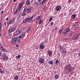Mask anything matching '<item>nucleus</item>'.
<instances>
[{
    "label": "nucleus",
    "mask_w": 80,
    "mask_h": 80,
    "mask_svg": "<svg viewBox=\"0 0 80 80\" xmlns=\"http://www.w3.org/2000/svg\"><path fill=\"white\" fill-rule=\"evenodd\" d=\"M27 22H28V21H27V18H26V19H23V23H27Z\"/></svg>",
    "instance_id": "7c9ffc66"
},
{
    "label": "nucleus",
    "mask_w": 80,
    "mask_h": 80,
    "mask_svg": "<svg viewBox=\"0 0 80 80\" xmlns=\"http://www.w3.org/2000/svg\"><path fill=\"white\" fill-rule=\"evenodd\" d=\"M61 9H62V7L60 6H57L55 8V10L57 11H60L61 10Z\"/></svg>",
    "instance_id": "9b49d317"
},
{
    "label": "nucleus",
    "mask_w": 80,
    "mask_h": 80,
    "mask_svg": "<svg viewBox=\"0 0 80 80\" xmlns=\"http://www.w3.org/2000/svg\"><path fill=\"white\" fill-rule=\"evenodd\" d=\"M59 63H60V62H59L58 59H57L55 62V65H57Z\"/></svg>",
    "instance_id": "dca6fc26"
},
{
    "label": "nucleus",
    "mask_w": 80,
    "mask_h": 80,
    "mask_svg": "<svg viewBox=\"0 0 80 80\" xmlns=\"http://www.w3.org/2000/svg\"><path fill=\"white\" fill-rule=\"evenodd\" d=\"M52 18H53V17L51 16V18H49V22H52V20H53Z\"/></svg>",
    "instance_id": "473e14b6"
},
{
    "label": "nucleus",
    "mask_w": 80,
    "mask_h": 80,
    "mask_svg": "<svg viewBox=\"0 0 80 80\" xmlns=\"http://www.w3.org/2000/svg\"><path fill=\"white\" fill-rule=\"evenodd\" d=\"M33 18V16L26 18L28 22H29V23L32 22V20Z\"/></svg>",
    "instance_id": "39448f33"
},
{
    "label": "nucleus",
    "mask_w": 80,
    "mask_h": 80,
    "mask_svg": "<svg viewBox=\"0 0 80 80\" xmlns=\"http://www.w3.org/2000/svg\"><path fill=\"white\" fill-rule=\"evenodd\" d=\"M66 32L68 33V32H70V29L68 28H66Z\"/></svg>",
    "instance_id": "bb28decb"
},
{
    "label": "nucleus",
    "mask_w": 80,
    "mask_h": 80,
    "mask_svg": "<svg viewBox=\"0 0 80 80\" xmlns=\"http://www.w3.org/2000/svg\"><path fill=\"white\" fill-rule=\"evenodd\" d=\"M1 5H3V3H1Z\"/></svg>",
    "instance_id": "4d7b16f0"
},
{
    "label": "nucleus",
    "mask_w": 80,
    "mask_h": 80,
    "mask_svg": "<svg viewBox=\"0 0 80 80\" xmlns=\"http://www.w3.org/2000/svg\"><path fill=\"white\" fill-rule=\"evenodd\" d=\"M59 48H60V51L61 52H62V53H65V52H66V49L65 48H61V47H60H60H59Z\"/></svg>",
    "instance_id": "6e6552de"
},
{
    "label": "nucleus",
    "mask_w": 80,
    "mask_h": 80,
    "mask_svg": "<svg viewBox=\"0 0 80 80\" xmlns=\"http://www.w3.org/2000/svg\"><path fill=\"white\" fill-rule=\"evenodd\" d=\"M13 22H14V21L13 20H10L8 23V25H10V24L13 23Z\"/></svg>",
    "instance_id": "6ab92c4d"
},
{
    "label": "nucleus",
    "mask_w": 80,
    "mask_h": 80,
    "mask_svg": "<svg viewBox=\"0 0 80 80\" xmlns=\"http://www.w3.org/2000/svg\"><path fill=\"white\" fill-rule=\"evenodd\" d=\"M18 40V38H13L11 41V43L13 44H14V43H16L17 42Z\"/></svg>",
    "instance_id": "20e7f679"
},
{
    "label": "nucleus",
    "mask_w": 80,
    "mask_h": 80,
    "mask_svg": "<svg viewBox=\"0 0 80 80\" xmlns=\"http://www.w3.org/2000/svg\"><path fill=\"white\" fill-rule=\"evenodd\" d=\"M3 56L2 58L3 60L6 61L8 59V57L6 55H3Z\"/></svg>",
    "instance_id": "f8f14e48"
},
{
    "label": "nucleus",
    "mask_w": 80,
    "mask_h": 80,
    "mask_svg": "<svg viewBox=\"0 0 80 80\" xmlns=\"http://www.w3.org/2000/svg\"><path fill=\"white\" fill-rule=\"evenodd\" d=\"M63 28H62V29H60L59 31H58V33H59L60 34H61V33H62V31H63Z\"/></svg>",
    "instance_id": "b1692460"
},
{
    "label": "nucleus",
    "mask_w": 80,
    "mask_h": 80,
    "mask_svg": "<svg viewBox=\"0 0 80 80\" xmlns=\"http://www.w3.org/2000/svg\"><path fill=\"white\" fill-rule=\"evenodd\" d=\"M40 17L38 16V20H39V19H40Z\"/></svg>",
    "instance_id": "de8ad7c7"
},
{
    "label": "nucleus",
    "mask_w": 80,
    "mask_h": 80,
    "mask_svg": "<svg viewBox=\"0 0 80 80\" xmlns=\"http://www.w3.org/2000/svg\"><path fill=\"white\" fill-rule=\"evenodd\" d=\"M25 13V12L23 11V12L22 13L21 16H25V15H26V14Z\"/></svg>",
    "instance_id": "393cba45"
},
{
    "label": "nucleus",
    "mask_w": 80,
    "mask_h": 80,
    "mask_svg": "<svg viewBox=\"0 0 80 80\" xmlns=\"http://www.w3.org/2000/svg\"><path fill=\"white\" fill-rule=\"evenodd\" d=\"M0 36H1V33H0Z\"/></svg>",
    "instance_id": "338daca9"
},
{
    "label": "nucleus",
    "mask_w": 80,
    "mask_h": 80,
    "mask_svg": "<svg viewBox=\"0 0 80 80\" xmlns=\"http://www.w3.org/2000/svg\"><path fill=\"white\" fill-rule=\"evenodd\" d=\"M32 28L30 27H29L26 30V32L27 33H28L29 32H32Z\"/></svg>",
    "instance_id": "ddd939ff"
},
{
    "label": "nucleus",
    "mask_w": 80,
    "mask_h": 80,
    "mask_svg": "<svg viewBox=\"0 0 80 80\" xmlns=\"http://www.w3.org/2000/svg\"><path fill=\"white\" fill-rule=\"evenodd\" d=\"M16 47H18V45L16 44Z\"/></svg>",
    "instance_id": "8fccbe9b"
},
{
    "label": "nucleus",
    "mask_w": 80,
    "mask_h": 80,
    "mask_svg": "<svg viewBox=\"0 0 80 80\" xmlns=\"http://www.w3.org/2000/svg\"><path fill=\"white\" fill-rule=\"evenodd\" d=\"M38 4L37 2H36L35 3V6H38Z\"/></svg>",
    "instance_id": "ea45409f"
},
{
    "label": "nucleus",
    "mask_w": 80,
    "mask_h": 80,
    "mask_svg": "<svg viewBox=\"0 0 80 80\" xmlns=\"http://www.w3.org/2000/svg\"><path fill=\"white\" fill-rule=\"evenodd\" d=\"M53 25V22H52L51 23V26H52V25Z\"/></svg>",
    "instance_id": "a18cd8bd"
},
{
    "label": "nucleus",
    "mask_w": 80,
    "mask_h": 80,
    "mask_svg": "<svg viewBox=\"0 0 80 80\" xmlns=\"http://www.w3.org/2000/svg\"><path fill=\"white\" fill-rule=\"evenodd\" d=\"M32 11V8H30L29 9L28 8V10L27 11V13H30V12Z\"/></svg>",
    "instance_id": "412c9836"
},
{
    "label": "nucleus",
    "mask_w": 80,
    "mask_h": 80,
    "mask_svg": "<svg viewBox=\"0 0 80 80\" xmlns=\"http://www.w3.org/2000/svg\"><path fill=\"white\" fill-rule=\"evenodd\" d=\"M79 35H80V33H77L75 34V36H74L72 37V39L73 40H76L78 39L79 38Z\"/></svg>",
    "instance_id": "7ed1b4c3"
},
{
    "label": "nucleus",
    "mask_w": 80,
    "mask_h": 80,
    "mask_svg": "<svg viewBox=\"0 0 80 80\" xmlns=\"http://www.w3.org/2000/svg\"><path fill=\"white\" fill-rule=\"evenodd\" d=\"M18 39L17 41L18 42V43H20V42H21V41H22V39L20 38H18Z\"/></svg>",
    "instance_id": "cd10ccee"
},
{
    "label": "nucleus",
    "mask_w": 80,
    "mask_h": 80,
    "mask_svg": "<svg viewBox=\"0 0 80 80\" xmlns=\"http://www.w3.org/2000/svg\"><path fill=\"white\" fill-rule=\"evenodd\" d=\"M28 10V8H24L23 12H26Z\"/></svg>",
    "instance_id": "a878e982"
},
{
    "label": "nucleus",
    "mask_w": 80,
    "mask_h": 80,
    "mask_svg": "<svg viewBox=\"0 0 80 80\" xmlns=\"http://www.w3.org/2000/svg\"><path fill=\"white\" fill-rule=\"evenodd\" d=\"M15 26L13 27L12 28H10L8 30V32L9 33H12L13 32L15 31Z\"/></svg>",
    "instance_id": "0eeeda50"
},
{
    "label": "nucleus",
    "mask_w": 80,
    "mask_h": 80,
    "mask_svg": "<svg viewBox=\"0 0 80 80\" xmlns=\"http://www.w3.org/2000/svg\"><path fill=\"white\" fill-rule=\"evenodd\" d=\"M54 78L55 79H58L59 78V75L58 74H56L54 76Z\"/></svg>",
    "instance_id": "f3484780"
},
{
    "label": "nucleus",
    "mask_w": 80,
    "mask_h": 80,
    "mask_svg": "<svg viewBox=\"0 0 80 80\" xmlns=\"http://www.w3.org/2000/svg\"><path fill=\"white\" fill-rule=\"evenodd\" d=\"M18 18H20L22 17V15H21V14L19 13L18 14Z\"/></svg>",
    "instance_id": "e433bc0d"
},
{
    "label": "nucleus",
    "mask_w": 80,
    "mask_h": 80,
    "mask_svg": "<svg viewBox=\"0 0 80 80\" xmlns=\"http://www.w3.org/2000/svg\"><path fill=\"white\" fill-rule=\"evenodd\" d=\"M1 29H2V28H0V32H1Z\"/></svg>",
    "instance_id": "680f3d73"
},
{
    "label": "nucleus",
    "mask_w": 80,
    "mask_h": 80,
    "mask_svg": "<svg viewBox=\"0 0 80 80\" xmlns=\"http://www.w3.org/2000/svg\"><path fill=\"white\" fill-rule=\"evenodd\" d=\"M72 0H69L68 1V3H71V2H72Z\"/></svg>",
    "instance_id": "49530a36"
},
{
    "label": "nucleus",
    "mask_w": 80,
    "mask_h": 80,
    "mask_svg": "<svg viewBox=\"0 0 80 80\" xmlns=\"http://www.w3.org/2000/svg\"><path fill=\"white\" fill-rule=\"evenodd\" d=\"M14 80H18V76L16 75V76L14 77Z\"/></svg>",
    "instance_id": "72a5a7b5"
},
{
    "label": "nucleus",
    "mask_w": 80,
    "mask_h": 80,
    "mask_svg": "<svg viewBox=\"0 0 80 80\" xmlns=\"http://www.w3.org/2000/svg\"><path fill=\"white\" fill-rule=\"evenodd\" d=\"M0 28H2V23L0 22Z\"/></svg>",
    "instance_id": "c03bdc74"
},
{
    "label": "nucleus",
    "mask_w": 80,
    "mask_h": 80,
    "mask_svg": "<svg viewBox=\"0 0 80 80\" xmlns=\"http://www.w3.org/2000/svg\"><path fill=\"white\" fill-rule=\"evenodd\" d=\"M39 47L40 49H44L45 47L44 46V45L43 44H40L39 46Z\"/></svg>",
    "instance_id": "2eb2a0df"
},
{
    "label": "nucleus",
    "mask_w": 80,
    "mask_h": 80,
    "mask_svg": "<svg viewBox=\"0 0 80 80\" xmlns=\"http://www.w3.org/2000/svg\"><path fill=\"white\" fill-rule=\"evenodd\" d=\"M73 27L75 28H77V25L76 24H74L73 25Z\"/></svg>",
    "instance_id": "79ce46f5"
},
{
    "label": "nucleus",
    "mask_w": 80,
    "mask_h": 80,
    "mask_svg": "<svg viewBox=\"0 0 80 80\" xmlns=\"http://www.w3.org/2000/svg\"><path fill=\"white\" fill-rule=\"evenodd\" d=\"M20 69H21V68H19V70H20Z\"/></svg>",
    "instance_id": "774afa93"
},
{
    "label": "nucleus",
    "mask_w": 80,
    "mask_h": 80,
    "mask_svg": "<svg viewBox=\"0 0 80 80\" xmlns=\"http://www.w3.org/2000/svg\"><path fill=\"white\" fill-rule=\"evenodd\" d=\"M76 14L72 15V16L71 17V18H72V19H74V18H75V17H76Z\"/></svg>",
    "instance_id": "5701e85b"
},
{
    "label": "nucleus",
    "mask_w": 80,
    "mask_h": 80,
    "mask_svg": "<svg viewBox=\"0 0 80 80\" xmlns=\"http://www.w3.org/2000/svg\"><path fill=\"white\" fill-rule=\"evenodd\" d=\"M39 17L40 18L42 17V16H41V15H40Z\"/></svg>",
    "instance_id": "e2e57ef3"
},
{
    "label": "nucleus",
    "mask_w": 80,
    "mask_h": 80,
    "mask_svg": "<svg viewBox=\"0 0 80 80\" xmlns=\"http://www.w3.org/2000/svg\"><path fill=\"white\" fill-rule=\"evenodd\" d=\"M6 22H4V25H5H5H6Z\"/></svg>",
    "instance_id": "3c124183"
},
{
    "label": "nucleus",
    "mask_w": 80,
    "mask_h": 80,
    "mask_svg": "<svg viewBox=\"0 0 80 80\" xmlns=\"http://www.w3.org/2000/svg\"><path fill=\"white\" fill-rule=\"evenodd\" d=\"M26 4L27 5H29L30 4V2L28 0H27L26 1Z\"/></svg>",
    "instance_id": "a211bd4d"
},
{
    "label": "nucleus",
    "mask_w": 80,
    "mask_h": 80,
    "mask_svg": "<svg viewBox=\"0 0 80 80\" xmlns=\"http://www.w3.org/2000/svg\"><path fill=\"white\" fill-rule=\"evenodd\" d=\"M41 5H42L43 3H45L47 0H38Z\"/></svg>",
    "instance_id": "1a4fd4ad"
},
{
    "label": "nucleus",
    "mask_w": 80,
    "mask_h": 80,
    "mask_svg": "<svg viewBox=\"0 0 80 80\" xmlns=\"http://www.w3.org/2000/svg\"><path fill=\"white\" fill-rule=\"evenodd\" d=\"M17 13H18V10H16V11L14 12V14H17Z\"/></svg>",
    "instance_id": "4c0bfd02"
},
{
    "label": "nucleus",
    "mask_w": 80,
    "mask_h": 80,
    "mask_svg": "<svg viewBox=\"0 0 80 80\" xmlns=\"http://www.w3.org/2000/svg\"><path fill=\"white\" fill-rule=\"evenodd\" d=\"M47 52L48 53L47 55H48L49 57H51V56H52V51H51L50 50H48L47 51Z\"/></svg>",
    "instance_id": "423d86ee"
},
{
    "label": "nucleus",
    "mask_w": 80,
    "mask_h": 80,
    "mask_svg": "<svg viewBox=\"0 0 80 80\" xmlns=\"http://www.w3.org/2000/svg\"><path fill=\"white\" fill-rule=\"evenodd\" d=\"M16 1H17V0H14L13 2H16Z\"/></svg>",
    "instance_id": "6e6d98bb"
},
{
    "label": "nucleus",
    "mask_w": 80,
    "mask_h": 80,
    "mask_svg": "<svg viewBox=\"0 0 80 80\" xmlns=\"http://www.w3.org/2000/svg\"><path fill=\"white\" fill-rule=\"evenodd\" d=\"M24 3V2H23V1L22 2V3Z\"/></svg>",
    "instance_id": "69168bd1"
},
{
    "label": "nucleus",
    "mask_w": 80,
    "mask_h": 80,
    "mask_svg": "<svg viewBox=\"0 0 80 80\" xmlns=\"http://www.w3.org/2000/svg\"><path fill=\"white\" fill-rule=\"evenodd\" d=\"M72 33L73 32H70V34L69 35V36H72Z\"/></svg>",
    "instance_id": "58836bf2"
},
{
    "label": "nucleus",
    "mask_w": 80,
    "mask_h": 80,
    "mask_svg": "<svg viewBox=\"0 0 80 80\" xmlns=\"http://www.w3.org/2000/svg\"><path fill=\"white\" fill-rule=\"evenodd\" d=\"M22 5H23L22 4H19L18 6V8H21Z\"/></svg>",
    "instance_id": "f704fd0d"
},
{
    "label": "nucleus",
    "mask_w": 80,
    "mask_h": 80,
    "mask_svg": "<svg viewBox=\"0 0 80 80\" xmlns=\"http://www.w3.org/2000/svg\"><path fill=\"white\" fill-rule=\"evenodd\" d=\"M0 49L3 52H6V50H5V48L2 46H1Z\"/></svg>",
    "instance_id": "4468645a"
},
{
    "label": "nucleus",
    "mask_w": 80,
    "mask_h": 80,
    "mask_svg": "<svg viewBox=\"0 0 80 80\" xmlns=\"http://www.w3.org/2000/svg\"><path fill=\"white\" fill-rule=\"evenodd\" d=\"M64 69H66V70H67L68 72H70L71 73H74L73 71V68H72V65L70 64H68L65 66Z\"/></svg>",
    "instance_id": "f257e3e1"
},
{
    "label": "nucleus",
    "mask_w": 80,
    "mask_h": 80,
    "mask_svg": "<svg viewBox=\"0 0 80 80\" xmlns=\"http://www.w3.org/2000/svg\"><path fill=\"white\" fill-rule=\"evenodd\" d=\"M25 32H23V33L21 34L20 36H19L18 37V38H21V39H22L23 38H24V37H25Z\"/></svg>",
    "instance_id": "9d476101"
},
{
    "label": "nucleus",
    "mask_w": 80,
    "mask_h": 80,
    "mask_svg": "<svg viewBox=\"0 0 80 80\" xmlns=\"http://www.w3.org/2000/svg\"><path fill=\"white\" fill-rule=\"evenodd\" d=\"M1 46H2V44L0 43V47H1Z\"/></svg>",
    "instance_id": "052dcab7"
},
{
    "label": "nucleus",
    "mask_w": 80,
    "mask_h": 80,
    "mask_svg": "<svg viewBox=\"0 0 80 80\" xmlns=\"http://www.w3.org/2000/svg\"><path fill=\"white\" fill-rule=\"evenodd\" d=\"M2 55V52H0V56H1Z\"/></svg>",
    "instance_id": "603ef678"
},
{
    "label": "nucleus",
    "mask_w": 80,
    "mask_h": 80,
    "mask_svg": "<svg viewBox=\"0 0 80 80\" xmlns=\"http://www.w3.org/2000/svg\"><path fill=\"white\" fill-rule=\"evenodd\" d=\"M78 55H79L78 57H79L80 58V53H78Z\"/></svg>",
    "instance_id": "5fc2aeb1"
},
{
    "label": "nucleus",
    "mask_w": 80,
    "mask_h": 80,
    "mask_svg": "<svg viewBox=\"0 0 80 80\" xmlns=\"http://www.w3.org/2000/svg\"><path fill=\"white\" fill-rule=\"evenodd\" d=\"M45 8H43V10H45Z\"/></svg>",
    "instance_id": "bf43d9fd"
},
{
    "label": "nucleus",
    "mask_w": 80,
    "mask_h": 80,
    "mask_svg": "<svg viewBox=\"0 0 80 80\" xmlns=\"http://www.w3.org/2000/svg\"><path fill=\"white\" fill-rule=\"evenodd\" d=\"M6 20H8V18H6Z\"/></svg>",
    "instance_id": "13d9d810"
},
{
    "label": "nucleus",
    "mask_w": 80,
    "mask_h": 80,
    "mask_svg": "<svg viewBox=\"0 0 80 80\" xmlns=\"http://www.w3.org/2000/svg\"><path fill=\"white\" fill-rule=\"evenodd\" d=\"M18 32L19 33H20L21 32V31L20 30L18 31Z\"/></svg>",
    "instance_id": "864d4df0"
},
{
    "label": "nucleus",
    "mask_w": 80,
    "mask_h": 80,
    "mask_svg": "<svg viewBox=\"0 0 80 80\" xmlns=\"http://www.w3.org/2000/svg\"><path fill=\"white\" fill-rule=\"evenodd\" d=\"M39 62L40 63H43L45 62V57H42L40 58L39 60Z\"/></svg>",
    "instance_id": "f03ea898"
},
{
    "label": "nucleus",
    "mask_w": 80,
    "mask_h": 80,
    "mask_svg": "<svg viewBox=\"0 0 80 80\" xmlns=\"http://www.w3.org/2000/svg\"><path fill=\"white\" fill-rule=\"evenodd\" d=\"M39 23H42V21L40 20L39 21Z\"/></svg>",
    "instance_id": "37998d69"
},
{
    "label": "nucleus",
    "mask_w": 80,
    "mask_h": 80,
    "mask_svg": "<svg viewBox=\"0 0 80 80\" xmlns=\"http://www.w3.org/2000/svg\"><path fill=\"white\" fill-rule=\"evenodd\" d=\"M18 32H15L14 33H13V35H18Z\"/></svg>",
    "instance_id": "c9c22d12"
},
{
    "label": "nucleus",
    "mask_w": 80,
    "mask_h": 80,
    "mask_svg": "<svg viewBox=\"0 0 80 80\" xmlns=\"http://www.w3.org/2000/svg\"><path fill=\"white\" fill-rule=\"evenodd\" d=\"M16 10H18V12H20V11H21V8H18V7H17Z\"/></svg>",
    "instance_id": "c756f323"
},
{
    "label": "nucleus",
    "mask_w": 80,
    "mask_h": 80,
    "mask_svg": "<svg viewBox=\"0 0 80 80\" xmlns=\"http://www.w3.org/2000/svg\"><path fill=\"white\" fill-rule=\"evenodd\" d=\"M62 33L63 35H67L68 32H67V31H63L62 32Z\"/></svg>",
    "instance_id": "4be33fe9"
},
{
    "label": "nucleus",
    "mask_w": 80,
    "mask_h": 80,
    "mask_svg": "<svg viewBox=\"0 0 80 80\" xmlns=\"http://www.w3.org/2000/svg\"><path fill=\"white\" fill-rule=\"evenodd\" d=\"M4 72L2 70V69H1V68H0V73H3Z\"/></svg>",
    "instance_id": "2f4dec72"
},
{
    "label": "nucleus",
    "mask_w": 80,
    "mask_h": 80,
    "mask_svg": "<svg viewBox=\"0 0 80 80\" xmlns=\"http://www.w3.org/2000/svg\"><path fill=\"white\" fill-rule=\"evenodd\" d=\"M54 30H55V31H57V30H58V28L57 27H55Z\"/></svg>",
    "instance_id": "a19ab883"
},
{
    "label": "nucleus",
    "mask_w": 80,
    "mask_h": 80,
    "mask_svg": "<svg viewBox=\"0 0 80 80\" xmlns=\"http://www.w3.org/2000/svg\"><path fill=\"white\" fill-rule=\"evenodd\" d=\"M48 23H49V22H48V23L47 24V25H48Z\"/></svg>",
    "instance_id": "0e129e2a"
},
{
    "label": "nucleus",
    "mask_w": 80,
    "mask_h": 80,
    "mask_svg": "<svg viewBox=\"0 0 80 80\" xmlns=\"http://www.w3.org/2000/svg\"><path fill=\"white\" fill-rule=\"evenodd\" d=\"M1 13H2L1 15H2V14L3 13V10L2 11Z\"/></svg>",
    "instance_id": "09e8293b"
},
{
    "label": "nucleus",
    "mask_w": 80,
    "mask_h": 80,
    "mask_svg": "<svg viewBox=\"0 0 80 80\" xmlns=\"http://www.w3.org/2000/svg\"><path fill=\"white\" fill-rule=\"evenodd\" d=\"M21 57V55H18V56H16V58L17 59H19V58H20Z\"/></svg>",
    "instance_id": "c85d7f7f"
},
{
    "label": "nucleus",
    "mask_w": 80,
    "mask_h": 80,
    "mask_svg": "<svg viewBox=\"0 0 80 80\" xmlns=\"http://www.w3.org/2000/svg\"><path fill=\"white\" fill-rule=\"evenodd\" d=\"M48 62L49 65H53V62L52 60L49 61Z\"/></svg>",
    "instance_id": "aec40b11"
}]
</instances>
